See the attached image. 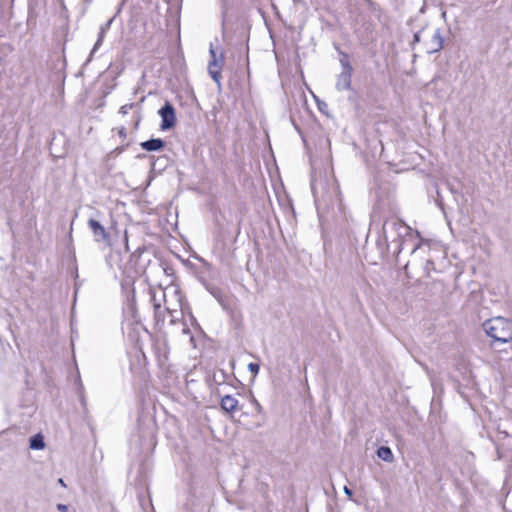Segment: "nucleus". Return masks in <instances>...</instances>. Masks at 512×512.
<instances>
[{
    "instance_id": "nucleus-1",
    "label": "nucleus",
    "mask_w": 512,
    "mask_h": 512,
    "mask_svg": "<svg viewBox=\"0 0 512 512\" xmlns=\"http://www.w3.org/2000/svg\"><path fill=\"white\" fill-rule=\"evenodd\" d=\"M484 332L494 341L508 343L512 341V321L498 316L486 320L482 324Z\"/></svg>"
},
{
    "instance_id": "nucleus-2",
    "label": "nucleus",
    "mask_w": 512,
    "mask_h": 512,
    "mask_svg": "<svg viewBox=\"0 0 512 512\" xmlns=\"http://www.w3.org/2000/svg\"><path fill=\"white\" fill-rule=\"evenodd\" d=\"M389 227L396 234L397 238L393 239L390 244H388V248L393 246L394 254L396 257L402 252L404 246L408 243L407 236L411 237L410 227L405 225L403 222L399 220H393L388 223Z\"/></svg>"
},
{
    "instance_id": "nucleus-3",
    "label": "nucleus",
    "mask_w": 512,
    "mask_h": 512,
    "mask_svg": "<svg viewBox=\"0 0 512 512\" xmlns=\"http://www.w3.org/2000/svg\"><path fill=\"white\" fill-rule=\"evenodd\" d=\"M161 117L160 128L163 131L173 128L176 124V112L174 106L166 101L165 104L158 111Z\"/></svg>"
},
{
    "instance_id": "nucleus-4",
    "label": "nucleus",
    "mask_w": 512,
    "mask_h": 512,
    "mask_svg": "<svg viewBox=\"0 0 512 512\" xmlns=\"http://www.w3.org/2000/svg\"><path fill=\"white\" fill-rule=\"evenodd\" d=\"M211 60L209 61L208 65V72L211 78L217 83L218 86H220L221 81V72H220V64L216 57V52L213 49V47H210L209 50Z\"/></svg>"
},
{
    "instance_id": "nucleus-5",
    "label": "nucleus",
    "mask_w": 512,
    "mask_h": 512,
    "mask_svg": "<svg viewBox=\"0 0 512 512\" xmlns=\"http://www.w3.org/2000/svg\"><path fill=\"white\" fill-rule=\"evenodd\" d=\"M443 47V38L440 33V29H435L432 34L430 40L425 43L426 52L428 54H432L438 52Z\"/></svg>"
},
{
    "instance_id": "nucleus-6",
    "label": "nucleus",
    "mask_w": 512,
    "mask_h": 512,
    "mask_svg": "<svg viewBox=\"0 0 512 512\" xmlns=\"http://www.w3.org/2000/svg\"><path fill=\"white\" fill-rule=\"evenodd\" d=\"M88 226L92 230L94 238L97 242L109 240V235L106 232V229L99 221L91 218L88 220Z\"/></svg>"
},
{
    "instance_id": "nucleus-7",
    "label": "nucleus",
    "mask_w": 512,
    "mask_h": 512,
    "mask_svg": "<svg viewBox=\"0 0 512 512\" xmlns=\"http://www.w3.org/2000/svg\"><path fill=\"white\" fill-rule=\"evenodd\" d=\"M353 70H344L340 72V74L337 77V81L335 84V88L338 91H345L349 90L351 88V77H352Z\"/></svg>"
},
{
    "instance_id": "nucleus-8",
    "label": "nucleus",
    "mask_w": 512,
    "mask_h": 512,
    "mask_svg": "<svg viewBox=\"0 0 512 512\" xmlns=\"http://www.w3.org/2000/svg\"><path fill=\"white\" fill-rule=\"evenodd\" d=\"M140 147L148 152L161 151L165 147V141L161 138H151L141 142Z\"/></svg>"
},
{
    "instance_id": "nucleus-9",
    "label": "nucleus",
    "mask_w": 512,
    "mask_h": 512,
    "mask_svg": "<svg viewBox=\"0 0 512 512\" xmlns=\"http://www.w3.org/2000/svg\"><path fill=\"white\" fill-rule=\"evenodd\" d=\"M237 406L238 400L231 395H226L221 399V408L228 413L234 412Z\"/></svg>"
},
{
    "instance_id": "nucleus-10",
    "label": "nucleus",
    "mask_w": 512,
    "mask_h": 512,
    "mask_svg": "<svg viewBox=\"0 0 512 512\" xmlns=\"http://www.w3.org/2000/svg\"><path fill=\"white\" fill-rule=\"evenodd\" d=\"M114 18H115V16H114L113 18L109 19L105 24H103V25L101 26V28H100V32H99V35H98V39H97V41H96V43H95V45H94V47H93V49H92V51H91V55H93V53H94L95 51H97V50H98V48L101 46L102 41H103V39H104V37H105V34H106V32L110 29L111 24H112V22H113Z\"/></svg>"
},
{
    "instance_id": "nucleus-11",
    "label": "nucleus",
    "mask_w": 512,
    "mask_h": 512,
    "mask_svg": "<svg viewBox=\"0 0 512 512\" xmlns=\"http://www.w3.org/2000/svg\"><path fill=\"white\" fill-rule=\"evenodd\" d=\"M29 447L33 450H42L45 448L44 437L41 433L33 435L29 440Z\"/></svg>"
},
{
    "instance_id": "nucleus-12",
    "label": "nucleus",
    "mask_w": 512,
    "mask_h": 512,
    "mask_svg": "<svg viewBox=\"0 0 512 512\" xmlns=\"http://www.w3.org/2000/svg\"><path fill=\"white\" fill-rule=\"evenodd\" d=\"M377 456L385 462H393L394 456L388 446H381L377 449Z\"/></svg>"
},
{
    "instance_id": "nucleus-13",
    "label": "nucleus",
    "mask_w": 512,
    "mask_h": 512,
    "mask_svg": "<svg viewBox=\"0 0 512 512\" xmlns=\"http://www.w3.org/2000/svg\"><path fill=\"white\" fill-rule=\"evenodd\" d=\"M336 49H337V51L339 52V55H340L339 62H340V65H341L342 69H344V70H353V68L351 66V63H350L349 55L347 53L341 51L339 49V47H337Z\"/></svg>"
},
{
    "instance_id": "nucleus-14",
    "label": "nucleus",
    "mask_w": 512,
    "mask_h": 512,
    "mask_svg": "<svg viewBox=\"0 0 512 512\" xmlns=\"http://www.w3.org/2000/svg\"><path fill=\"white\" fill-rule=\"evenodd\" d=\"M134 105H135L134 103H129V104H125V105L121 106L119 109V113L122 115L128 114V111L130 109H132L134 107Z\"/></svg>"
},
{
    "instance_id": "nucleus-15",
    "label": "nucleus",
    "mask_w": 512,
    "mask_h": 512,
    "mask_svg": "<svg viewBox=\"0 0 512 512\" xmlns=\"http://www.w3.org/2000/svg\"><path fill=\"white\" fill-rule=\"evenodd\" d=\"M259 368H260V367H259V364H257V363H253V362H251V363H249V364H248V370H249V371H250L254 376H256V375H257V373L259 372Z\"/></svg>"
},
{
    "instance_id": "nucleus-16",
    "label": "nucleus",
    "mask_w": 512,
    "mask_h": 512,
    "mask_svg": "<svg viewBox=\"0 0 512 512\" xmlns=\"http://www.w3.org/2000/svg\"><path fill=\"white\" fill-rule=\"evenodd\" d=\"M253 404H254V406H255V410H256L258 413H262L263 408H262V406L260 405V403H259L256 399H253Z\"/></svg>"
},
{
    "instance_id": "nucleus-17",
    "label": "nucleus",
    "mask_w": 512,
    "mask_h": 512,
    "mask_svg": "<svg viewBox=\"0 0 512 512\" xmlns=\"http://www.w3.org/2000/svg\"><path fill=\"white\" fill-rule=\"evenodd\" d=\"M57 510L60 512H66L68 510V506L65 504H57Z\"/></svg>"
},
{
    "instance_id": "nucleus-18",
    "label": "nucleus",
    "mask_w": 512,
    "mask_h": 512,
    "mask_svg": "<svg viewBox=\"0 0 512 512\" xmlns=\"http://www.w3.org/2000/svg\"><path fill=\"white\" fill-rule=\"evenodd\" d=\"M420 35H421V32H417V33L414 34L412 45H414L415 43L420 42Z\"/></svg>"
},
{
    "instance_id": "nucleus-19",
    "label": "nucleus",
    "mask_w": 512,
    "mask_h": 512,
    "mask_svg": "<svg viewBox=\"0 0 512 512\" xmlns=\"http://www.w3.org/2000/svg\"><path fill=\"white\" fill-rule=\"evenodd\" d=\"M118 133H119V135H120L121 137H123V138H124V137H126V135H127V130H126V128H125V127H121V128L119 129Z\"/></svg>"
},
{
    "instance_id": "nucleus-20",
    "label": "nucleus",
    "mask_w": 512,
    "mask_h": 512,
    "mask_svg": "<svg viewBox=\"0 0 512 512\" xmlns=\"http://www.w3.org/2000/svg\"><path fill=\"white\" fill-rule=\"evenodd\" d=\"M343 491H344V493H345L347 496L352 497L353 492H352V490H351V489H349L347 486H344Z\"/></svg>"
},
{
    "instance_id": "nucleus-21",
    "label": "nucleus",
    "mask_w": 512,
    "mask_h": 512,
    "mask_svg": "<svg viewBox=\"0 0 512 512\" xmlns=\"http://www.w3.org/2000/svg\"><path fill=\"white\" fill-rule=\"evenodd\" d=\"M153 301H154V309L157 311L161 305L158 302V300H156L155 296H153Z\"/></svg>"
},
{
    "instance_id": "nucleus-22",
    "label": "nucleus",
    "mask_w": 512,
    "mask_h": 512,
    "mask_svg": "<svg viewBox=\"0 0 512 512\" xmlns=\"http://www.w3.org/2000/svg\"><path fill=\"white\" fill-rule=\"evenodd\" d=\"M417 248H418V245H417V244L413 245V246L410 248L411 253H414V252L416 251V249H417Z\"/></svg>"
},
{
    "instance_id": "nucleus-23",
    "label": "nucleus",
    "mask_w": 512,
    "mask_h": 512,
    "mask_svg": "<svg viewBox=\"0 0 512 512\" xmlns=\"http://www.w3.org/2000/svg\"><path fill=\"white\" fill-rule=\"evenodd\" d=\"M58 483L61 484L64 487L66 486L62 478L58 479Z\"/></svg>"
},
{
    "instance_id": "nucleus-24",
    "label": "nucleus",
    "mask_w": 512,
    "mask_h": 512,
    "mask_svg": "<svg viewBox=\"0 0 512 512\" xmlns=\"http://www.w3.org/2000/svg\"><path fill=\"white\" fill-rule=\"evenodd\" d=\"M324 106H326V103H323V106H321V105L319 104V110H321V111H322V109H324Z\"/></svg>"
},
{
    "instance_id": "nucleus-25",
    "label": "nucleus",
    "mask_w": 512,
    "mask_h": 512,
    "mask_svg": "<svg viewBox=\"0 0 512 512\" xmlns=\"http://www.w3.org/2000/svg\"><path fill=\"white\" fill-rule=\"evenodd\" d=\"M324 106H326V103H323V106H321V105L319 104V110H321V111H322V109H324Z\"/></svg>"
},
{
    "instance_id": "nucleus-26",
    "label": "nucleus",
    "mask_w": 512,
    "mask_h": 512,
    "mask_svg": "<svg viewBox=\"0 0 512 512\" xmlns=\"http://www.w3.org/2000/svg\"><path fill=\"white\" fill-rule=\"evenodd\" d=\"M324 106H326V103H323V106H321V105L319 104V110H321V111H322V109H324Z\"/></svg>"
},
{
    "instance_id": "nucleus-27",
    "label": "nucleus",
    "mask_w": 512,
    "mask_h": 512,
    "mask_svg": "<svg viewBox=\"0 0 512 512\" xmlns=\"http://www.w3.org/2000/svg\"><path fill=\"white\" fill-rule=\"evenodd\" d=\"M220 61H223V54L220 55Z\"/></svg>"
},
{
    "instance_id": "nucleus-28",
    "label": "nucleus",
    "mask_w": 512,
    "mask_h": 512,
    "mask_svg": "<svg viewBox=\"0 0 512 512\" xmlns=\"http://www.w3.org/2000/svg\"><path fill=\"white\" fill-rule=\"evenodd\" d=\"M384 233H385V240L387 241L388 240V236L386 235V231Z\"/></svg>"
}]
</instances>
